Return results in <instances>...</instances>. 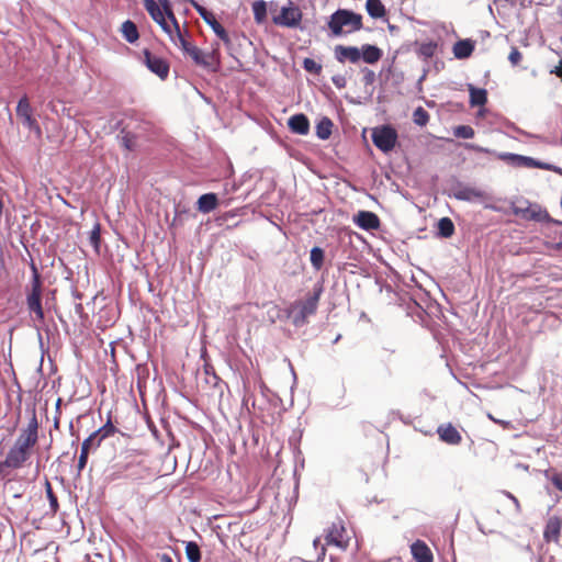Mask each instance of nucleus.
I'll list each match as a JSON object with an SVG mask.
<instances>
[{"label":"nucleus","instance_id":"1","mask_svg":"<svg viewBox=\"0 0 562 562\" xmlns=\"http://www.w3.org/2000/svg\"><path fill=\"white\" fill-rule=\"evenodd\" d=\"M323 290V285L317 283L314 285L313 292L308 293L304 300L295 301L290 305L288 316L295 327L307 324L308 317L316 313Z\"/></svg>","mask_w":562,"mask_h":562},{"label":"nucleus","instance_id":"2","mask_svg":"<svg viewBox=\"0 0 562 562\" xmlns=\"http://www.w3.org/2000/svg\"><path fill=\"white\" fill-rule=\"evenodd\" d=\"M327 24L334 36H340L361 30L362 16L347 9H338L329 16Z\"/></svg>","mask_w":562,"mask_h":562},{"label":"nucleus","instance_id":"3","mask_svg":"<svg viewBox=\"0 0 562 562\" xmlns=\"http://www.w3.org/2000/svg\"><path fill=\"white\" fill-rule=\"evenodd\" d=\"M33 272L32 289L26 296V305L31 313H34L36 319L44 322V310L42 307V281L34 262L31 263Z\"/></svg>","mask_w":562,"mask_h":562},{"label":"nucleus","instance_id":"4","mask_svg":"<svg viewBox=\"0 0 562 562\" xmlns=\"http://www.w3.org/2000/svg\"><path fill=\"white\" fill-rule=\"evenodd\" d=\"M397 132L391 125L375 127L372 132V142L383 153L393 150L397 142Z\"/></svg>","mask_w":562,"mask_h":562},{"label":"nucleus","instance_id":"5","mask_svg":"<svg viewBox=\"0 0 562 562\" xmlns=\"http://www.w3.org/2000/svg\"><path fill=\"white\" fill-rule=\"evenodd\" d=\"M144 7L148 14L151 16V19L159 24V26L162 29L165 33H167L170 37V40L176 43V40L173 37V25H170L167 21L168 15L164 9V7L158 3L155 0H143Z\"/></svg>","mask_w":562,"mask_h":562},{"label":"nucleus","instance_id":"6","mask_svg":"<svg viewBox=\"0 0 562 562\" xmlns=\"http://www.w3.org/2000/svg\"><path fill=\"white\" fill-rule=\"evenodd\" d=\"M30 414L31 416L26 427L21 429L15 441L32 449L38 441V420L34 407L30 411Z\"/></svg>","mask_w":562,"mask_h":562},{"label":"nucleus","instance_id":"7","mask_svg":"<svg viewBox=\"0 0 562 562\" xmlns=\"http://www.w3.org/2000/svg\"><path fill=\"white\" fill-rule=\"evenodd\" d=\"M31 457V449L14 441L13 446L9 449L5 459L2 460L3 464L9 469H20Z\"/></svg>","mask_w":562,"mask_h":562},{"label":"nucleus","instance_id":"8","mask_svg":"<svg viewBox=\"0 0 562 562\" xmlns=\"http://www.w3.org/2000/svg\"><path fill=\"white\" fill-rule=\"evenodd\" d=\"M16 115L22 120L24 127L34 132L38 137L42 135V130L32 114V108L26 95L22 97L16 105Z\"/></svg>","mask_w":562,"mask_h":562},{"label":"nucleus","instance_id":"9","mask_svg":"<svg viewBox=\"0 0 562 562\" xmlns=\"http://www.w3.org/2000/svg\"><path fill=\"white\" fill-rule=\"evenodd\" d=\"M302 20V12L297 5H294L292 2H289L288 5L282 7L279 15L273 18V22L277 25L286 26V27H296L299 26Z\"/></svg>","mask_w":562,"mask_h":562},{"label":"nucleus","instance_id":"10","mask_svg":"<svg viewBox=\"0 0 562 562\" xmlns=\"http://www.w3.org/2000/svg\"><path fill=\"white\" fill-rule=\"evenodd\" d=\"M449 196L454 198L459 201L474 202L483 200L485 194L482 190L467 186L462 182H457L450 189Z\"/></svg>","mask_w":562,"mask_h":562},{"label":"nucleus","instance_id":"11","mask_svg":"<svg viewBox=\"0 0 562 562\" xmlns=\"http://www.w3.org/2000/svg\"><path fill=\"white\" fill-rule=\"evenodd\" d=\"M325 539L327 544H333L341 549H346L348 547L349 536L342 520L338 519L331 524Z\"/></svg>","mask_w":562,"mask_h":562},{"label":"nucleus","instance_id":"12","mask_svg":"<svg viewBox=\"0 0 562 562\" xmlns=\"http://www.w3.org/2000/svg\"><path fill=\"white\" fill-rule=\"evenodd\" d=\"M144 63L147 68L160 79H166L169 75V64L161 57L151 54L148 49L144 50Z\"/></svg>","mask_w":562,"mask_h":562},{"label":"nucleus","instance_id":"13","mask_svg":"<svg viewBox=\"0 0 562 562\" xmlns=\"http://www.w3.org/2000/svg\"><path fill=\"white\" fill-rule=\"evenodd\" d=\"M353 223L363 231H373L380 227L379 216L371 211H359L353 215Z\"/></svg>","mask_w":562,"mask_h":562},{"label":"nucleus","instance_id":"14","mask_svg":"<svg viewBox=\"0 0 562 562\" xmlns=\"http://www.w3.org/2000/svg\"><path fill=\"white\" fill-rule=\"evenodd\" d=\"M335 58L339 63L349 60L352 64H357L361 59L360 48L356 46L337 45L335 47Z\"/></svg>","mask_w":562,"mask_h":562},{"label":"nucleus","instance_id":"15","mask_svg":"<svg viewBox=\"0 0 562 562\" xmlns=\"http://www.w3.org/2000/svg\"><path fill=\"white\" fill-rule=\"evenodd\" d=\"M440 440L448 445H459L462 440L460 432L451 424H443L437 428Z\"/></svg>","mask_w":562,"mask_h":562},{"label":"nucleus","instance_id":"16","mask_svg":"<svg viewBox=\"0 0 562 562\" xmlns=\"http://www.w3.org/2000/svg\"><path fill=\"white\" fill-rule=\"evenodd\" d=\"M470 148L477 153L493 154L499 160L506 161L507 164H509L514 167H520L521 155L513 154V153H496L488 148L481 147L479 145H471Z\"/></svg>","mask_w":562,"mask_h":562},{"label":"nucleus","instance_id":"17","mask_svg":"<svg viewBox=\"0 0 562 562\" xmlns=\"http://www.w3.org/2000/svg\"><path fill=\"white\" fill-rule=\"evenodd\" d=\"M562 521L559 517H550L546 524L543 538L547 542L558 543L561 532Z\"/></svg>","mask_w":562,"mask_h":562},{"label":"nucleus","instance_id":"18","mask_svg":"<svg viewBox=\"0 0 562 562\" xmlns=\"http://www.w3.org/2000/svg\"><path fill=\"white\" fill-rule=\"evenodd\" d=\"M289 128L299 135H306L310 131V121L303 113L292 115L288 121Z\"/></svg>","mask_w":562,"mask_h":562},{"label":"nucleus","instance_id":"19","mask_svg":"<svg viewBox=\"0 0 562 562\" xmlns=\"http://www.w3.org/2000/svg\"><path fill=\"white\" fill-rule=\"evenodd\" d=\"M411 552H412L413 558L417 562H432L434 561L432 553H431L430 549L422 540H417L411 546Z\"/></svg>","mask_w":562,"mask_h":562},{"label":"nucleus","instance_id":"20","mask_svg":"<svg viewBox=\"0 0 562 562\" xmlns=\"http://www.w3.org/2000/svg\"><path fill=\"white\" fill-rule=\"evenodd\" d=\"M218 205V198L215 193H205L202 194L196 202V207L199 212L203 214L211 213Z\"/></svg>","mask_w":562,"mask_h":562},{"label":"nucleus","instance_id":"21","mask_svg":"<svg viewBox=\"0 0 562 562\" xmlns=\"http://www.w3.org/2000/svg\"><path fill=\"white\" fill-rule=\"evenodd\" d=\"M192 4L203 21L213 30V32L220 33V29H222L223 25L216 20L214 14L198 2L193 1Z\"/></svg>","mask_w":562,"mask_h":562},{"label":"nucleus","instance_id":"22","mask_svg":"<svg viewBox=\"0 0 562 562\" xmlns=\"http://www.w3.org/2000/svg\"><path fill=\"white\" fill-rule=\"evenodd\" d=\"M520 167H525V168H539V169H543V170H549V171H554V172H558V173H562V170L559 167H555V166H553L551 164L543 162V161L537 160V159H535L532 157L522 156V155H521V159H520Z\"/></svg>","mask_w":562,"mask_h":562},{"label":"nucleus","instance_id":"23","mask_svg":"<svg viewBox=\"0 0 562 562\" xmlns=\"http://www.w3.org/2000/svg\"><path fill=\"white\" fill-rule=\"evenodd\" d=\"M360 53H361V58L367 64L378 63L383 55L382 50L378 46L371 45V44L362 45L360 48Z\"/></svg>","mask_w":562,"mask_h":562},{"label":"nucleus","instance_id":"24","mask_svg":"<svg viewBox=\"0 0 562 562\" xmlns=\"http://www.w3.org/2000/svg\"><path fill=\"white\" fill-rule=\"evenodd\" d=\"M474 50V43L471 40H460L453 45V55L458 59L471 56Z\"/></svg>","mask_w":562,"mask_h":562},{"label":"nucleus","instance_id":"25","mask_svg":"<svg viewBox=\"0 0 562 562\" xmlns=\"http://www.w3.org/2000/svg\"><path fill=\"white\" fill-rule=\"evenodd\" d=\"M469 93L471 106H483L487 102V91L483 88L469 85Z\"/></svg>","mask_w":562,"mask_h":562},{"label":"nucleus","instance_id":"26","mask_svg":"<svg viewBox=\"0 0 562 562\" xmlns=\"http://www.w3.org/2000/svg\"><path fill=\"white\" fill-rule=\"evenodd\" d=\"M333 125L334 124L329 117H322L316 124V136L322 140L328 139L331 135Z\"/></svg>","mask_w":562,"mask_h":562},{"label":"nucleus","instance_id":"27","mask_svg":"<svg viewBox=\"0 0 562 562\" xmlns=\"http://www.w3.org/2000/svg\"><path fill=\"white\" fill-rule=\"evenodd\" d=\"M366 9L368 14L373 19H380L385 15V7L381 0H367Z\"/></svg>","mask_w":562,"mask_h":562},{"label":"nucleus","instance_id":"28","mask_svg":"<svg viewBox=\"0 0 562 562\" xmlns=\"http://www.w3.org/2000/svg\"><path fill=\"white\" fill-rule=\"evenodd\" d=\"M121 31H122L124 38L128 43H135L139 37L137 26L131 20L123 22Z\"/></svg>","mask_w":562,"mask_h":562},{"label":"nucleus","instance_id":"29","mask_svg":"<svg viewBox=\"0 0 562 562\" xmlns=\"http://www.w3.org/2000/svg\"><path fill=\"white\" fill-rule=\"evenodd\" d=\"M438 235L442 238H449L454 234V224L449 217H442L438 221Z\"/></svg>","mask_w":562,"mask_h":562},{"label":"nucleus","instance_id":"30","mask_svg":"<svg viewBox=\"0 0 562 562\" xmlns=\"http://www.w3.org/2000/svg\"><path fill=\"white\" fill-rule=\"evenodd\" d=\"M310 254H311L310 260H311L312 267L316 271L321 270L324 265V259H325L324 250L321 247L315 246L311 249Z\"/></svg>","mask_w":562,"mask_h":562},{"label":"nucleus","instance_id":"31","mask_svg":"<svg viewBox=\"0 0 562 562\" xmlns=\"http://www.w3.org/2000/svg\"><path fill=\"white\" fill-rule=\"evenodd\" d=\"M254 19L258 24L266 21L267 18V5L263 0H257L252 3Z\"/></svg>","mask_w":562,"mask_h":562},{"label":"nucleus","instance_id":"32","mask_svg":"<svg viewBox=\"0 0 562 562\" xmlns=\"http://www.w3.org/2000/svg\"><path fill=\"white\" fill-rule=\"evenodd\" d=\"M186 555L189 562H200L201 551L200 547L194 541H189L186 544Z\"/></svg>","mask_w":562,"mask_h":562},{"label":"nucleus","instance_id":"33","mask_svg":"<svg viewBox=\"0 0 562 562\" xmlns=\"http://www.w3.org/2000/svg\"><path fill=\"white\" fill-rule=\"evenodd\" d=\"M102 440L99 438V436L93 431L88 438H86L82 443L81 448L88 450V452L97 450Z\"/></svg>","mask_w":562,"mask_h":562},{"label":"nucleus","instance_id":"34","mask_svg":"<svg viewBox=\"0 0 562 562\" xmlns=\"http://www.w3.org/2000/svg\"><path fill=\"white\" fill-rule=\"evenodd\" d=\"M429 121L428 112L423 108L418 106L413 112V122L418 126H425Z\"/></svg>","mask_w":562,"mask_h":562},{"label":"nucleus","instance_id":"35","mask_svg":"<svg viewBox=\"0 0 562 562\" xmlns=\"http://www.w3.org/2000/svg\"><path fill=\"white\" fill-rule=\"evenodd\" d=\"M116 431H117V428L109 419L102 427L97 429L94 432L103 441L104 439L109 438L110 436H113Z\"/></svg>","mask_w":562,"mask_h":562},{"label":"nucleus","instance_id":"36","mask_svg":"<svg viewBox=\"0 0 562 562\" xmlns=\"http://www.w3.org/2000/svg\"><path fill=\"white\" fill-rule=\"evenodd\" d=\"M436 49H437V43L428 42V43H423L419 46L417 53L423 58L428 59V58H431L435 55Z\"/></svg>","mask_w":562,"mask_h":562},{"label":"nucleus","instance_id":"37","mask_svg":"<svg viewBox=\"0 0 562 562\" xmlns=\"http://www.w3.org/2000/svg\"><path fill=\"white\" fill-rule=\"evenodd\" d=\"M211 56H212V54H204L200 48H196V49L192 50V56H190V57L193 59V61L196 65H200L203 67H209L210 66L209 58Z\"/></svg>","mask_w":562,"mask_h":562},{"label":"nucleus","instance_id":"38","mask_svg":"<svg viewBox=\"0 0 562 562\" xmlns=\"http://www.w3.org/2000/svg\"><path fill=\"white\" fill-rule=\"evenodd\" d=\"M453 135L458 138L469 139L474 136V130L470 125H458L453 128Z\"/></svg>","mask_w":562,"mask_h":562},{"label":"nucleus","instance_id":"39","mask_svg":"<svg viewBox=\"0 0 562 562\" xmlns=\"http://www.w3.org/2000/svg\"><path fill=\"white\" fill-rule=\"evenodd\" d=\"M303 68L311 74L319 75L322 71V65L312 58H305L303 60Z\"/></svg>","mask_w":562,"mask_h":562},{"label":"nucleus","instance_id":"40","mask_svg":"<svg viewBox=\"0 0 562 562\" xmlns=\"http://www.w3.org/2000/svg\"><path fill=\"white\" fill-rule=\"evenodd\" d=\"M46 495L49 501V506L53 513H56L58 509V501L56 495L53 492L52 485L49 482H46Z\"/></svg>","mask_w":562,"mask_h":562},{"label":"nucleus","instance_id":"41","mask_svg":"<svg viewBox=\"0 0 562 562\" xmlns=\"http://www.w3.org/2000/svg\"><path fill=\"white\" fill-rule=\"evenodd\" d=\"M362 74H363V78H362V81L366 86H371L374 83L375 81V72L367 67H364L362 70Z\"/></svg>","mask_w":562,"mask_h":562},{"label":"nucleus","instance_id":"42","mask_svg":"<svg viewBox=\"0 0 562 562\" xmlns=\"http://www.w3.org/2000/svg\"><path fill=\"white\" fill-rule=\"evenodd\" d=\"M89 453L90 452H88V450H86L83 448L80 449V454H79L78 464H77L78 473H80L86 468Z\"/></svg>","mask_w":562,"mask_h":562},{"label":"nucleus","instance_id":"43","mask_svg":"<svg viewBox=\"0 0 562 562\" xmlns=\"http://www.w3.org/2000/svg\"><path fill=\"white\" fill-rule=\"evenodd\" d=\"M521 53L517 47H512L510 53L508 55V60L513 66H517L521 60Z\"/></svg>","mask_w":562,"mask_h":562},{"label":"nucleus","instance_id":"44","mask_svg":"<svg viewBox=\"0 0 562 562\" xmlns=\"http://www.w3.org/2000/svg\"><path fill=\"white\" fill-rule=\"evenodd\" d=\"M90 243L98 247L100 243V226L97 224L90 234Z\"/></svg>","mask_w":562,"mask_h":562},{"label":"nucleus","instance_id":"45","mask_svg":"<svg viewBox=\"0 0 562 562\" xmlns=\"http://www.w3.org/2000/svg\"><path fill=\"white\" fill-rule=\"evenodd\" d=\"M331 81L334 83V86L338 89H342L346 87V78L341 75H335L331 77Z\"/></svg>","mask_w":562,"mask_h":562},{"label":"nucleus","instance_id":"46","mask_svg":"<svg viewBox=\"0 0 562 562\" xmlns=\"http://www.w3.org/2000/svg\"><path fill=\"white\" fill-rule=\"evenodd\" d=\"M533 217L538 221H548L558 225H562V222L552 220L546 211L535 214Z\"/></svg>","mask_w":562,"mask_h":562},{"label":"nucleus","instance_id":"47","mask_svg":"<svg viewBox=\"0 0 562 562\" xmlns=\"http://www.w3.org/2000/svg\"><path fill=\"white\" fill-rule=\"evenodd\" d=\"M217 37H220L223 43H231V37L224 26L220 29V33H215Z\"/></svg>","mask_w":562,"mask_h":562},{"label":"nucleus","instance_id":"48","mask_svg":"<svg viewBox=\"0 0 562 562\" xmlns=\"http://www.w3.org/2000/svg\"><path fill=\"white\" fill-rule=\"evenodd\" d=\"M551 482L559 491L562 492V476L560 474H554L551 477Z\"/></svg>","mask_w":562,"mask_h":562},{"label":"nucleus","instance_id":"49","mask_svg":"<svg viewBox=\"0 0 562 562\" xmlns=\"http://www.w3.org/2000/svg\"><path fill=\"white\" fill-rule=\"evenodd\" d=\"M9 468L3 464V461H0V479H4L9 475Z\"/></svg>","mask_w":562,"mask_h":562},{"label":"nucleus","instance_id":"50","mask_svg":"<svg viewBox=\"0 0 562 562\" xmlns=\"http://www.w3.org/2000/svg\"><path fill=\"white\" fill-rule=\"evenodd\" d=\"M506 496L513 501L516 510L519 513L520 512L519 501L513 494H510L509 492L506 493Z\"/></svg>","mask_w":562,"mask_h":562},{"label":"nucleus","instance_id":"51","mask_svg":"<svg viewBox=\"0 0 562 562\" xmlns=\"http://www.w3.org/2000/svg\"><path fill=\"white\" fill-rule=\"evenodd\" d=\"M159 558L161 562H173L172 558L167 553L160 554Z\"/></svg>","mask_w":562,"mask_h":562},{"label":"nucleus","instance_id":"52","mask_svg":"<svg viewBox=\"0 0 562 562\" xmlns=\"http://www.w3.org/2000/svg\"><path fill=\"white\" fill-rule=\"evenodd\" d=\"M551 72L555 74L557 76H559L562 79V63H561V66L555 67V69L552 70Z\"/></svg>","mask_w":562,"mask_h":562},{"label":"nucleus","instance_id":"53","mask_svg":"<svg viewBox=\"0 0 562 562\" xmlns=\"http://www.w3.org/2000/svg\"><path fill=\"white\" fill-rule=\"evenodd\" d=\"M196 48H198L196 46H194V45L190 44V46H189V48L187 49L186 54H188L189 56H192V50H193V49H196Z\"/></svg>","mask_w":562,"mask_h":562},{"label":"nucleus","instance_id":"54","mask_svg":"<svg viewBox=\"0 0 562 562\" xmlns=\"http://www.w3.org/2000/svg\"><path fill=\"white\" fill-rule=\"evenodd\" d=\"M224 44H225V46H226V48H227L228 53H229L231 55H233V54H232V49H233V47H232V42H231V43H224Z\"/></svg>","mask_w":562,"mask_h":562},{"label":"nucleus","instance_id":"55","mask_svg":"<svg viewBox=\"0 0 562 562\" xmlns=\"http://www.w3.org/2000/svg\"><path fill=\"white\" fill-rule=\"evenodd\" d=\"M389 30L391 32H395L397 30V26L393 25V24H389Z\"/></svg>","mask_w":562,"mask_h":562},{"label":"nucleus","instance_id":"56","mask_svg":"<svg viewBox=\"0 0 562 562\" xmlns=\"http://www.w3.org/2000/svg\"><path fill=\"white\" fill-rule=\"evenodd\" d=\"M2 212H3V201L0 198V217L2 216Z\"/></svg>","mask_w":562,"mask_h":562},{"label":"nucleus","instance_id":"57","mask_svg":"<svg viewBox=\"0 0 562 562\" xmlns=\"http://www.w3.org/2000/svg\"><path fill=\"white\" fill-rule=\"evenodd\" d=\"M82 311V305L81 304H77L76 305V312L79 313Z\"/></svg>","mask_w":562,"mask_h":562},{"label":"nucleus","instance_id":"58","mask_svg":"<svg viewBox=\"0 0 562 562\" xmlns=\"http://www.w3.org/2000/svg\"><path fill=\"white\" fill-rule=\"evenodd\" d=\"M58 426H59V420H58V418L56 417V418H55V420H54V427H55V428H58Z\"/></svg>","mask_w":562,"mask_h":562},{"label":"nucleus","instance_id":"59","mask_svg":"<svg viewBox=\"0 0 562 562\" xmlns=\"http://www.w3.org/2000/svg\"><path fill=\"white\" fill-rule=\"evenodd\" d=\"M340 335H338L335 339H334V344H336L339 339H340Z\"/></svg>","mask_w":562,"mask_h":562},{"label":"nucleus","instance_id":"60","mask_svg":"<svg viewBox=\"0 0 562 562\" xmlns=\"http://www.w3.org/2000/svg\"><path fill=\"white\" fill-rule=\"evenodd\" d=\"M488 418H491V420H494V423H499L497 419H494V417H492V415H488Z\"/></svg>","mask_w":562,"mask_h":562},{"label":"nucleus","instance_id":"61","mask_svg":"<svg viewBox=\"0 0 562 562\" xmlns=\"http://www.w3.org/2000/svg\"><path fill=\"white\" fill-rule=\"evenodd\" d=\"M488 418H491V420H494V423H499L497 419H494V417H492V415H488Z\"/></svg>","mask_w":562,"mask_h":562},{"label":"nucleus","instance_id":"62","mask_svg":"<svg viewBox=\"0 0 562 562\" xmlns=\"http://www.w3.org/2000/svg\"><path fill=\"white\" fill-rule=\"evenodd\" d=\"M488 418H491V420H494V423H499L497 419H494V417H492V415H488Z\"/></svg>","mask_w":562,"mask_h":562},{"label":"nucleus","instance_id":"63","mask_svg":"<svg viewBox=\"0 0 562 562\" xmlns=\"http://www.w3.org/2000/svg\"><path fill=\"white\" fill-rule=\"evenodd\" d=\"M59 405H60V398L57 400V403H56L57 408H59Z\"/></svg>","mask_w":562,"mask_h":562},{"label":"nucleus","instance_id":"64","mask_svg":"<svg viewBox=\"0 0 562 562\" xmlns=\"http://www.w3.org/2000/svg\"><path fill=\"white\" fill-rule=\"evenodd\" d=\"M506 1L514 4L517 0H506Z\"/></svg>","mask_w":562,"mask_h":562}]
</instances>
